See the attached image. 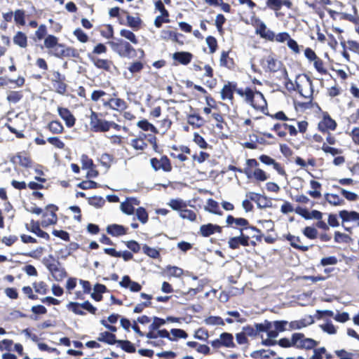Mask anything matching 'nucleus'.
Listing matches in <instances>:
<instances>
[{"instance_id": "nucleus-1", "label": "nucleus", "mask_w": 359, "mask_h": 359, "mask_svg": "<svg viewBox=\"0 0 359 359\" xmlns=\"http://www.w3.org/2000/svg\"><path fill=\"white\" fill-rule=\"evenodd\" d=\"M112 49L120 57L132 58L136 55L135 49L130 44L129 42L124 41L120 38H116L114 41L107 42Z\"/></svg>"}, {"instance_id": "nucleus-2", "label": "nucleus", "mask_w": 359, "mask_h": 359, "mask_svg": "<svg viewBox=\"0 0 359 359\" xmlns=\"http://www.w3.org/2000/svg\"><path fill=\"white\" fill-rule=\"evenodd\" d=\"M49 259H52L53 262H50L49 259H43V264L52 274L53 278L56 281H61L67 276L65 269L61 266L59 262H55L53 255H49Z\"/></svg>"}, {"instance_id": "nucleus-3", "label": "nucleus", "mask_w": 359, "mask_h": 359, "mask_svg": "<svg viewBox=\"0 0 359 359\" xmlns=\"http://www.w3.org/2000/svg\"><path fill=\"white\" fill-rule=\"evenodd\" d=\"M67 307L75 314L80 316H83L86 314L83 309L88 311L92 314H95L97 311V309L93 306L88 301H86L81 304L71 302L67 305Z\"/></svg>"}, {"instance_id": "nucleus-4", "label": "nucleus", "mask_w": 359, "mask_h": 359, "mask_svg": "<svg viewBox=\"0 0 359 359\" xmlns=\"http://www.w3.org/2000/svg\"><path fill=\"white\" fill-rule=\"evenodd\" d=\"M226 222L228 225H231L233 224H235L236 226H243L245 229L249 228L252 231L257 232L258 233H259L257 236H253V237L255 238L257 241H260L261 238H262V236L261 234L260 230L258 229L255 226H248L249 222H248V221L246 219L241 218V217L235 218L232 215H228L227 217H226Z\"/></svg>"}, {"instance_id": "nucleus-5", "label": "nucleus", "mask_w": 359, "mask_h": 359, "mask_svg": "<svg viewBox=\"0 0 359 359\" xmlns=\"http://www.w3.org/2000/svg\"><path fill=\"white\" fill-rule=\"evenodd\" d=\"M240 236L231 237L228 241L229 247L231 249L235 250L239 248L240 245L243 246H248L249 245V240L250 237L248 236L244 235L243 231V229L241 228Z\"/></svg>"}, {"instance_id": "nucleus-6", "label": "nucleus", "mask_w": 359, "mask_h": 359, "mask_svg": "<svg viewBox=\"0 0 359 359\" xmlns=\"http://www.w3.org/2000/svg\"><path fill=\"white\" fill-rule=\"evenodd\" d=\"M150 163L151 167L156 171L162 169L165 172H170L172 170L170 161L167 156H163L161 159L152 158Z\"/></svg>"}, {"instance_id": "nucleus-7", "label": "nucleus", "mask_w": 359, "mask_h": 359, "mask_svg": "<svg viewBox=\"0 0 359 359\" xmlns=\"http://www.w3.org/2000/svg\"><path fill=\"white\" fill-rule=\"evenodd\" d=\"M339 216L341 219L343 224L354 222L357 224V226L359 224V212L356 211L341 210L339 212Z\"/></svg>"}, {"instance_id": "nucleus-8", "label": "nucleus", "mask_w": 359, "mask_h": 359, "mask_svg": "<svg viewBox=\"0 0 359 359\" xmlns=\"http://www.w3.org/2000/svg\"><path fill=\"white\" fill-rule=\"evenodd\" d=\"M88 58L97 68L104 69L105 71H110L112 65V62L111 60L100 59L92 54H88Z\"/></svg>"}, {"instance_id": "nucleus-9", "label": "nucleus", "mask_w": 359, "mask_h": 359, "mask_svg": "<svg viewBox=\"0 0 359 359\" xmlns=\"http://www.w3.org/2000/svg\"><path fill=\"white\" fill-rule=\"evenodd\" d=\"M57 111L60 116L65 121V124L68 128H71L75 124L76 119L68 109L58 107Z\"/></svg>"}, {"instance_id": "nucleus-10", "label": "nucleus", "mask_w": 359, "mask_h": 359, "mask_svg": "<svg viewBox=\"0 0 359 359\" xmlns=\"http://www.w3.org/2000/svg\"><path fill=\"white\" fill-rule=\"evenodd\" d=\"M26 228L28 231L35 233L40 238L46 240H48L50 238L49 235L46 232L40 229L39 222H36L34 220H32L29 224H26Z\"/></svg>"}, {"instance_id": "nucleus-11", "label": "nucleus", "mask_w": 359, "mask_h": 359, "mask_svg": "<svg viewBox=\"0 0 359 359\" xmlns=\"http://www.w3.org/2000/svg\"><path fill=\"white\" fill-rule=\"evenodd\" d=\"M302 337V336L300 334V333H294L292 335L291 341L287 338H282L278 341H277V344L283 348H289L291 346L297 347V345L299 343V339Z\"/></svg>"}, {"instance_id": "nucleus-12", "label": "nucleus", "mask_w": 359, "mask_h": 359, "mask_svg": "<svg viewBox=\"0 0 359 359\" xmlns=\"http://www.w3.org/2000/svg\"><path fill=\"white\" fill-rule=\"evenodd\" d=\"M222 231V227L217 224H203L200 227V232L204 237H208L212 235L215 232L220 233Z\"/></svg>"}, {"instance_id": "nucleus-13", "label": "nucleus", "mask_w": 359, "mask_h": 359, "mask_svg": "<svg viewBox=\"0 0 359 359\" xmlns=\"http://www.w3.org/2000/svg\"><path fill=\"white\" fill-rule=\"evenodd\" d=\"M314 320L312 316H309V319H301L299 320H294L288 323L289 328L288 330H300L303 327H306L309 325L313 323Z\"/></svg>"}, {"instance_id": "nucleus-14", "label": "nucleus", "mask_w": 359, "mask_h": 359, "mask_svg": "<svg viewBox=\"0 0 359 359\" xmlns=\"http://www.w3.org/2000/svg\"><path fill=\"white\" fill-rule=\"evenodd\" d=\"M300 334L302 337L299 339V343L297 345V348L312 349L318 345V341L311 338H305L302 333H300Z\"/></svg>"}, {"instance_id": "nucleus-15", "label": "nucleus", "mask_w": 359, "mask_h": 359, "mask_svg": "<svg viewBox=\"0 0 359 359\" xmlns=\"http://www.w3.org/2000/svg\"><path fill=\"white\" fill-rule=\"evenodd\" d=\"M337 127L334 120L331 118L330 116H325L323 121L318 123V128L320 131H326L327 130H334Z\"/></svg>"}, {"instance_id": "nucleus-16", "label": "nucleus", "mask_w": 359, "mask_h": 359, "mask_svg": "<svg viewBox=\"0 0 359 359\" xmlns=\"http://www.w3.org/2000/svg\"><path fill=\"white\" fill-rule=\"evenodd\" d=\"M264 62H266V64L264 63L263 65L269 72H276L280 69V66H281V62L280 61H278L277 60H276L271 55H269L265 59Z\"/></svg>"}, {"instance_id": "nucleus-17", "label": "nucleus", "mask_w": 359, "mask_h": 359, "mask_svg": "<svg viewBox=\"0 0 359 359\" xmlns=\"http://www.w3.org/2000/svg\"><path fill=\"white\" fill-rule=\"evenodd\" d=\"M236 87V84L230 82H229L227 84H225L221 90L222 100H224L229 99L232 100L233 99V92Z\"/></svg>"}, {"instance_id": "nucleus-18", "label": "nucleus", "mask_w": 359, "mask_h": 359, "mask_svg": "<svg viewBox=\"0 0 359 359\" xmlns=\"http://www.w3.org/2000/svg\"><path fill=\"white\" fill-rule=\"evenodd\" d=\"M172 58L182 65H188L192 58L191 53L189 52H176L173 54Z\"/></svg>"}, {"instance_id": "nucleus-19", "label": "nucleus", "mask_w": 359, "mask_h": 359, "mask_svg": "<svg viewBox=\"0 0 359 359\" xmlns=\"http://www.w3.org/2000/svg\"><path fill=\"white\" fill-rule=\"evenodd\" d=\"M107 231L112 236H119L126 233V228L119 224H111L107 227Z\"/></svg>"}, {"instance_id": "nucleus-20", "label": "nucleus", "mask_w": 359, "mask_h": 359, "mask_svg": "<svg viewBox=\"0 0 359 359\" xmlns=\"http://www.w3.org/2000/svg\"><path fill=\"white\" fill-rule=\"evenodd\" d=\"M220 341L223 344V346L226 348H234L233 337L232 334L229 332H223L219 335Z\"/></svg>"}, {"instance_id": "nucleus-21", "label": "nucleus", "mask_w": 359, "mask_h": 359, "mask_svg": "<svg viewBox=\"0 0 359 359\" xmlns=\"http://www.w3.org/2000/svg\"><path fill=\"white\" fill-rule=\"evenodd\" d=\"M13 43L20 48H25L27 46V37L22 32H18L13 36Z\"/></svg>"}, {"instance_id": "nucleus-22", "label": "nucleus", "mask_w": 359, "mask_h": 359, "mask_svg": "<svg viewBox=\"0 0 359 359\" xmlns=\"http://www.w3.org/2000/svg\"><path fill=\"white\" fill-rule=\"evenodd\" d=\"M97 340L100 341L105 342L108 344H114L118 341V340L116 339L115 334L109 332H104L100 333Z\"/></svg>"}, {"instance_id": "nucleus-23", "label": "nucleus", "mask_w": 359, "mask_h": 359, "mask_svg": "<svg viewBox=\"0 0 359 359\" xmlns=\"http://www.w3.org/2000/svg\"><path fill=\"white\" fill-rule=\"evenodd\" d=\"M246 197L248 198V200H250V201H255L259 208L269 207L266 199L264 200L265 202L264 204H262L261 196L258 194L254 192H248L246 194Z\"/></svg>"}, {"instance_id": "nucleus-24", "label": "nucleus", "mask_w": 359, "mask_h": 359, "mask_svg": "<svg viewBox=\"0 0 359 359\" xmlns=\"http://www.w3.org/2000/svg\"><path fill=\"white\" fill-rule=\"evenodd\" d=\"M255 104L261 106L260 108H255V109L261 110L264 111V109L267 108V103L264 98V95L260 91H255Z\"/></svg>"}, {"instance_id": "nucleus-25", "label": "nucleus", "mask_w": 359, "mask_h": 359, "mask_svg": "<svg viewBox=\"0 0 359 359\" xmlns=\"http://www.w3.org/2000/svg\"><path fill=\"white\" fill-rule=\"evenodd\" d=\"M276 353L273 351H266V350H258L255 351L250 353V357L252 358H263V359H267L269 358L270 355H274Z\"/></svg>"}, {"instance_id": "nucleus-26", "label": "nucleus", "mask_w": 359, "mask_h": 359, "mask_svg": "<svg viewBox=\"0 0 359 359\" xmlns=\"http://www.w3.org/2000/svg\"><path fill=\"white\" fill-rule=\"evenodd\" d=\"M245 101L250 104V105L253 108H260L261 106L255 104V92H254L251 88H246L245 89Z\"/></svg>"}, {"instance_id": "nucleus-27", "label": "nucleus", "mask_w": 359, "mask_h": 359, "mask_svg": "<svg viewBox=\"0 0 359 359\" xmlns=\"http://www.w3.org/2000/svg\"><path fill=\"white\" fill-rule=\"evenodd\" d=\"M47 208L51 209V218H48V219H44L43 221H42L41 224L43 226H47L50 224H54L57 222V216L55 213V211L57 210V207L53 205H50L47 206Z\"/></svg>"}, {"instance_id": "nucleus-28", "label": "nucleus", "mask_w": 359, "mask_h": 359, "mask_svg": "<svg viewBox=\"0 0 359 359\" xmlns=\"http://www.w3.org/2000/svg\"><path fill=\"white\" fill-rule=\"evenodd\" d=\"M127 24L129 27H130L134 31H137L139 29L142 20L139 17H134L130 15H128L126 17Z\"/></svg>"}, {"instance_id": "nucleus-29", "label": "nucleus", "mask_w": 359, "mask_h": 359, "mask_svg": "<svg viewBox=\"0 0 359 359\" xmlns=\"http://www.w3.org/2000/svg\"><path fill=\"white\" fill-rule=\"evenodd\" d=\"M325 200L333 205H340L344 203V199L339 198V196L337 194H325Z\"/></svg>"}, {"instance_id": "nucleus-30", "label": "nucleus", "mask_w": 359, "mask_h": 359, "mask_svg": "<svg viewBox=\"0 0 359 359\" xmlns=\"http://www.w3.org/2000/svg\"><path fill=\"white\" fill-rule=\"evenodd\" d=\"M109 104L111 109L116 110H123L126 107V102L120 98H111Z\"/></svg>"}, {"instance_id": "nucleus-31", "label": "nucleus", "mask_w": 359, "mask_h": 359, "mask_svg": "<svg viewBox=\"0 0 359 359\" xmlns=\"http://www.w3.org/2000/svg\"><path fill=\"white\" fill-rule=\"evenodd\" d=\"M168 205L173 210L181 211L183 208H185L187 207L186 202L180 198L171 199Z\"/></svg>"}, {"instance_id": "nucleus-32", "label": "nucleus", "mask_w": 359, "mask_h": 359, "mask_svg": "<svg viewBox=\"0 0 359 359\" xmlns=\"http://www.w3.org/2000/svg\"><path fill=\"white\" fill-rule=\"evenodd\" d=\"M208 208L207 210L215 215H222V212L219 210V204L217 201L212 198H209L207 201Z\"/></svg>"}, {"instance_id": "nucleus-33", "label": "nucleus", "mask_w": 359, "mask_h": 359, "mask_svg": "<svg viewBox=\"0 0 359 359\" xmlns=\"http://www.w3.org/2000/svg\"><path fill=\"white\" fill-rule=\"evenodd\" d=\"M137 126L144 131L157 133L156 128L147 120H141L137 122Z\"/></svg>"}, {"instance_id": "nucleus-34", "label": "nucleus", "mask_w": 359, "mask_h": 359, "mask_svg": "<svg viewBox=\"0 0 359 359\" xmlns=\"http://www.w3.org/2000/svg\"><path fill=\"white\" fill-rule=\"evenodd\" d=\"M120 35L122 37H124L125 39L130 41L133 44H137V43H138V40H137L136 36L135 35V34L128 29H121L120 31Z\"/></svg>"}, {"instance_id": "nucleus-35", "label": "nucleus", "mask_w": 359, "mask_h": 359, "mask_svg": "<svg viewBox=\"0 0 359 359\" xmlns=\"http://www.w3.org/2000/svg\"><path fill=\"white\" fill-rule=\"evenodd\" d=\"M117 344L127 353H134L136 351L134 345L128 340H118Z\"/></svg>"}, {"instance_id": "nucleus-36", "label": "nucleus", "mask_w": 359, "mask_h": 359, "mask_svg": "<svg viewBox=\"0 0 359 359\" xmlns=\"http://www.w3.org/2000/svg\"><path fill=\"white\" fill-rule=\"evenodd\" d=\"M204 323L208 325H224V320L219 316H209Z\"/></svg>"}, {"instance_id": "nucleus-37", "label": "nucleus", "mask_w": 359, "mask_h": 359, "mask_svg": "<svg viewBox=\"0 0 359 359\" xmlns=\"http://www.w3.org/2000/svg\"><path fill=\"white\" fill-rule=\"evenodd\" d=\"M188 123L191 126L199 128L203 124V120L198 114H191L188 117Z\"/></svg>"}, {"instance_id": "nucleus-38", "label": "nucleus", "mask_w": 359, "mask_h": 359, "mask_svg": "<svg viewBox=\"0 0 359 359\" xmlns=\"http://www.w3.org/2000/svg\"><path fill=\"white\" fill-rule=\"evenodd\" d=\"M22 98V93L21 91H11L7 96V100L13 104L18 103Z\"/></svg>"}, {"instance_id": "nucleus-39", "label": "nucleus", "mask_w": 359, "mask_h": 359, "mask_svg": "<svg viewBox=\"0 0 359 359\" xmlns=\"http://www.w3.org/2000/svg\"><path fill=\"white\" fill-rule=\"evenodd\" d=\"M129 201H130L126 198V200L124 202H122L120 205L121 211L128 215H133L135 211V208L132 206L131 203Z\"/></svg>"}, {"instance_id": "nucleus-40", "label": "nucleus", "mask_w": 359, "mask_h": 359, "mask_svg": "<svg viewBox=\"0 0 359 359\" xmlns=\"http://www.w3.org/2000/svg\"><path fill=\"white\" fill-rule=\"evenodd\" d=\"M57 38L53 35H48L44 40V46L48 49H53L58 43Z\"/></svg>"}, {"instance_id": "nucleus-41", "label": "nucleus", "mask_w": 359, "mask_h": 359, "mask_svg": "<svg viewBox=\"0 0 359 359\" xmlns=\"http://www.w3.org/2000/svg\"><path fill=\"white\" fill-rule=\"evenodd\" d=\"M136 216L137 219L142 224H145L148 221V214L142 207H140L136 210Z\"/></svg>"}, {"instance_id": "nucleus-42", "label": "nucleus", "mask_w": 359, "mask_h": 359, "mask_svg": "<svg viewBox=\"0 0 359 359\" xmlns=\"http://www.w3.org/2000/svg\"><path fill=\"white\" fill-rule=\"evenodd\" d=\"M180 217L182 219H187L191 222L195 221L196 219V213L188 209H182L180 213Z\"/></svg>"}, {"instance_id": "nucleus-43", "label": "nucleus", "mask_w": 359, "mask_h": 359, "mask_svg": "<svg viewBox=\"0 0 359 359\" xmlns=\"http://www.w3.org/2000/svg\"><path fill=\"white\" fill-rule=\"evenodd\" d=\"M257 334L263 332H267V330L272 328V322L265 320L264 323H256L255 325Z\"/></svg>"}, {"instance_id": "nucleus-44", "label": "nucleus", "mask_w": 359, "mask_h": 359, "mask_svg": "<svg viewBox=\"0 0 359 359\" xmlns=\"http://www.w3.org/2000/svg\"><path fill=\"white\" fill-rule=\"evenodd\" d=\"M112 124H113L112 122H109V121L101 119V121L99 122L97 126L95 128L94 131H95V132H98V131L107 132L110 129Z\"/></svg>"}, {"instance_id": "nucleus-45", "label": "nucleus", "mask_w": 359, "mask_h": 359, "mask_svg": "<svg viewBox=\"0 0 359 359\" xmlns=\"http://www.w3.org/2000/svg\"><path fill=\"white\" fill-rule=\"evenodd\" d=\"M295 237L293 235H291V234H288L286 236V239L290 241V245L294 248H296V249H298L302 252H306L309 249V247L307 246V245H299L297 243H293V241H294L295 239Z\"/></svg>"}, {"instance_id": "nucleus-46", "label": "nucleus", "mask_w": 359, "mask_h": 359, "mask_svg": "<svg viewBox=\"0 0 359 359\" xmlns=\"http://www.w3.org/2000/svg\"><path fill=\"white\" fill-rule=\"evenodd\" d=\"M48 128L53 133L58 134L62 132V125L57 121H51L48 125Z\"/></svg>"}, {"instance_id": "nucleus-47", "label": "nucleus", "mask_w": 359, "mask_h": 359, "mask_svg": "<svg viewBox=\"0 0 359 359\" xmlns=\"http://www.w3.org/2000/svg\"><path fill=\"white\" fill-rule=\"evenodd\" d=\"M131 145L136 150H144L147 147V144L142 137L133 139L131 140Z\"/></svg>"}, {"instance_id": "nucleus-48", "label": "nucleus", "mask_w": 359, "mask_h": 359, "mask_svg": "<svg viewBox=\"0 0 359 359\" xmlns=\"http://www.w3.org/2000/svg\"><path fill=\"white\" fill-rule=\"evenodd\" d=\"M33 287L34 288L35 292L37 293L42 294H45L47 293L48 286L43 281L33 283Z\"/></svg>"}, {"instance_id": "nucleus-49", "label": "nucleus", "mask_w": 359, "mask_h": 359, "mask_svg": "<svg viewBox=\"0 0 359 359\" xmlns=\"http://www.w3.org/2000/svg\"><path fill=\"white\" fill-rule=\"evenodd\" d=\"M166 320L154 317L152 323L149 325V330H158L162 325H165Z\"/></svg>"}, {"instance_id": "nucleus-50", "label": "nucleus", "mask_w": 359, "mask_h": 359, "mask_svg": "<svg viewBox=\"0 0 359 359\" xmlns=\"http://www.w3.org/2000/svg\"><path fill=\"white\" fill-rule=\"evenodd\" d=\"M14 20L17 24L25 25V11L20 9L16 10L14 13Z\"/></svg>"}, {"instance_id": "nucleus-51", "label": "nucleus", "mask_w": 359, "mask_h": 359, "mask_svg": "<svg viewBox=\"0 0 359 359\" xmlns=\"http://www.w3.org/2000/svg\"><path fill=\"white\" fill-rule=\"evenodd\" d=\"M65 46L63 44L57 43L53 49V55L57 57H64Z\"/></svg>"}, {"instance_id": "nucleus-52", "label": "nucleus", "mask_w": 359, "mask_h": 359, "mask_svg": "<svg viewBox=\"0 0 359 359\" xmlns=\"http://www.w3.org/2000/svg\"><path fill=\"white\" fill-rule=\"evenodd\" d=\"M142 250H143V252L147 255H148L149 257H150L151 258L156 259V258H158L160 255L159 252L156 249L150 248L147 245L143 246Z\"/></svg>"}, {"instance_id": "nucleus-53", "label": "nucleus", "mask_w": 359, "mask_h": 359, "mask_svg": "<svg viewBox=\"0 0 359 359\" xmlns=\"http://www.w3.org/2000/svg\"><path fill=\"white\" fill-rule=\"evenodd\" d=\"M279 332H284L288 328L286 327L288 325V322L286 320H276L272 323V326Z\"/></svg>"}, {"instance_id": "nucleus-54", "label": "nucleus", "mask_w": 359, "mask_h": 359, "mask_svg": "<svg viewBox=\"0 0 359 359\" xmlns=\"http://www.w3.org/2000/svg\"><path fill=\"white\" fill-rule=\"evenodd\" d=\"M81 162L82 164L83 169H90L93 168L94 166L93 160L86 154H83L81 156Z\"/></svg>"}, {"instance_id": "nucleus-55", "label": "nucleus", "mask_w": 359, "mask_h": 359, "mask_svg": "<svg viewBox=\"0 0 359 359\" xmlns=\"http://www.w3.org/2000/svg\"><path fill=\"white\" fill-rule=\"evenodd\" d=\"M303 233L305 236L310 239H314L317 237L318 231L314 227L306 226L303 231Z\"/></svg>"}, {"instance_id": "nucleus-56", "label": "nucleus", "mask_w": 359, "mask_h": 359, "mask_svg": "<svg viewBox=\"0 0 359 359\" xmlns=\"http://www.w3.org/2000/svg\"><path fill=\"white\" fill-rule=\"evenodd\" d=\"M64 81H60L53 83L55 91L60 95H63L66 92L67 85Z\"/></svg>"}, {"instance_id": "nucleus-57", "label": "nucleus", "mask_w": 359, "mask_h": 359, "mask_svg": "<svg viewBox=\"0 0 359 359\" xmlns=\"http://www.w3.org/2000/svg\"><path fill=\"white\" fill-rule=\"evenodd\" d=\"M206 43L209 47L210 53H213L217 48V42L215 37L209 36L206 38Z\"/></svg>"}, {"instance_id": "nucleus-58", "label": "nucleus", "mask_w": 359, "mask_h": 359, "mask_svg": "<svg viewBox=\"0 0 359 359\" xmlns=\"http://www.w3.org/2000/svg\"><path fill=\"white\" fill-rule=\"evenodd\" d=\"M170 333L172 336V337L175 338V340L177 338L186 339L188 337L187 332L181 329L173 328L170 330Z\"/></svg>"}, {"instance_id": "nucleus-59", "label": "nucleus", "mask_w": 359, "mask_h": 359, "mask_svg": "<svg viewBox=\"0 0 359 359\" xmlns=\"http://www.w3.org/2000/svg\"><path fill=\"white\" fill-rule=\"evenodd\" d=\"M194 141L202 149H206L208 146L205 139L197 133H194Z\"/></svg>"}, {"instance_id": "nucleus-60", "label": "nucleus", "mask_w": 359, "mask_h": 359, "mask_svg": "<svg viewBox=\"0 0 359 359\" xmlns=\"http://www.w3.org/2000/svg\"><path fill=\"white\" fill-rule=\"evenodd\" d=\"M78 187L82 189H95L98 187L97 182L91 180L83 181L78 184Z\"/></svg>"}, {"instance_id": "nucleus-61", "label": "nucleus", "mask_w": 359, "mask_h": 359, "mask_svg": "<svg viewBox=\"0 0 359 359\" xmlns=\"http://www.w3.org/2000/svg\"><path fill=\"white\" fill-rule=\"evenodd\" d=\"M341 194L344 197L349 201H355L358 199V195L352 191H347L344 189H341Z\"/></svg>"}, {"instance_id": "nucleus-62", "label": "nucleus", "mask_w": 359, "mask_h": 359, "mask_svg": "<svg viewBox=\"0 0 359 359\" xmlns=\"http://www.w3.org/2000/svg\"><path fill=\"white\" fill-rule=\"evenodd\" d=\"M266 5L271 9L277 11L282 6V0H267Z\"/></svg>"}, {"instance_id": "nucleus-63", "label": "nucleus", "mask_w": 359, "mask_h": 359, "mask_svg": "<svg viewBox=\"0 0 359 359\" xmlns=\"http://www.w3.org/2000/svg\"><path fill=\"white\" fill-rule=\"evenodd\" d=\"M47 141L58 149H62L65 147V143L57 137H50L47 139Z\"/></svg>"}, {"instance_id": "nucleus-64", "label": "nucleus", "mask_w": 359, "mask_h": 359, "mask_svg": "<svg viewBox=\"0 0 359 359\" xmlns=\"http://www.w3.org/2000/svg\"><path fill=\"white\" fill-rule=\"evenodd\" d=\"M74 34L76 36L77 39L82 43H85L88 40L87 34L80 28L76 29L74 32Z\"/></svg>"}]
</instances>
